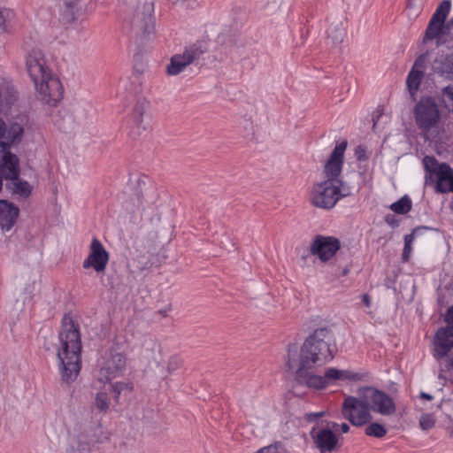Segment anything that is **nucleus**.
<instances>
[{
	"instance_id": "1",
	"label": "nucleus",
	"mask_w": 453,
	"mask_h": 453,
	"mask_svg": "<svg viewBox=\"0 0 453 453\" xmlns=\"http://www.w3.org/2000/svg\"><path fill=\"white\" fill-rule=\"evenodd\" d=\"M58 339L57 356L59 360L61 379L70 384L76 380L81 367L80 326L70 315L65 314L62 319Z\"/></svg>"
},
{
	"instance_id": "2",
	"label": "nucleus",
	"mask_w": 453,
	"mask_h": 453,
	"mask_svg": "<svg viewBox=\"0 0 453 453\" xmlns=\"http://www.w3.org/2000/svg\"><path fill=\"white\" fill-rule=\"evenodd\" d=\"M26 65L41 99L45 104L55 105L63 97L64 89L59 79L46 65L42 51L32 50L27 57Z\"/></svg>"
},
{
	"instance_id": "3",
	"label": "nucleus",
	"mask_w": 453,
	"mask_h": 453,
	"mask_svg": "<svg viewBox=\"0 0 453 453\" xmlns=\"http://www.w3.org/2000/svg\"><path fill=\"white\" fill-rule=\"evenodd\" d=\"M335 349L333 331L327 326L319 327L303 342L298 362L303 366L323 364L334 358Z\"/></svg>"
},
{
	"instance_id": "4",
	"label": "nucleus",
	"mask_w": 453,
	"mask_h": 453,
	"mask_svg": "<svg viewBox=\"0 0 453 453\" xmlns=\"http://www.w3.org/2000/svg\"><path fill=\"white\" fill-rule=\"evenodd\" d=\"M313 367L314 366H303V363L298 362V368L296 372V380L309 388L322 389L335 380L357 381L361 380L363 378L360 373L353 372L349 370H339L333 367L326 369L324 376H319L309 372V370Z\"/></svg>"
},
{
	"instance_id": "5",
	"label": "nucleus",
	"mask_w": 453,
	"mask_h": 453,
	"mask_svg": "<svg viewBox=\"0 0 453 453\" xmlns=\"http://www.w3.org/2000/svg\"><path fill=\"white\" fill-rule=\"evenodd\" d=\"M352 195V187L323 180L315 183L310 192V202L317 208L330 210L343 197Z\"/></svg>"
},
{
	"instance_id": "6",
	"label": "nucleus",
	"mask_w": 453,
	"mask_h": 453,
	"mask_svg": "<svg viewBox=\"0 0 453 453\" xmlns=\"http://www.w3.org/2000/svg\"><path fill=\"white\" fill-rule=\"evenodd\" d=\"M414 117L418 127L428 132L434 127L440 120L441 114L438 105L432 96H423L414 108Z\"/></svg>"
},
{
	"instance_id": "7",
	"label": "nucleus",
	"mask_w": 453,
	"mask_h": 453,
	"mask_svg": "<svg viewBox=\"0 0 453 453\" xmlns=\"http://www.w3.org/2000/svg\"><path fill=\"white\" fill-rule=\"evenodd\" d=\"M342 415L355 426H362L372 419L361 392H359L358 397L350 395L345 397L342 407Z\"/></svg>"
},
{
	"instance_id": "8",
	"label": "nucleus",
	"mask_w": 453,
	"mask_h": 453,
	"mask_svg": "<svg viewBox=\"0 0 453 453\" xmlns=\"http://www.w3.org/2000/svg\"><path fill=\"white\" fill-rule=\"evenodd\" d=\"M360 392L370 412L373 411L382 416H391L395 412L396 406L394 400L384 391L372 387H365L360 389Z\"/></svg>"
},
{
	"instance_id": "9",
	"label": "nucleus",
	"mask_w": 453,
	"mask_h": 453,
	"mask_svg": "<svg viewBox=\"0 0 453 453\" xmlns=\"http://www.w3.org/2000/svg\"><path fill=\"white\" fill-rule=\"evenodd\" d=\"M204 50L201 44L194 43L180 54H174L170 58V63L166 65L165 72L169 76H176L182 73L187 66L198 60Z\"/></svg>"
},
{
	"instance_id": "10",
	"label": "nucleus",
	"mask_w": 453,
	"mask_h": 453,
	"mask_svg": "<svg viewBox=\"0 0 453 453\" xmlns=\"http://www.w3.org/2000/svg\"><path fill=\"white\" fill-rule=\"evenodd\" d=\"M127 366V357L119 352L116 348L109 349L103 357L101 364L100 374L106 381L123 373Z\"/></svg>"
},
{
	"instance_id": "11",
	"label": "nucleus",
	"mask_w": 453,
	"mask_h": 453,
	"mask_svg": "<svg viewBox=\"0 0 453 453\" xmlns=\"http://www.w3.org/2000/svg\"><path fill=\"white\" fill-rule=\"evenodd\" d=\"M347 141L344 140L336 144L332 151L329 158L326 160L323 169V174L326 177L325 180L334 182L338 184H347L340 176L342 171L344 152L347 148Z\"/></svg>"
},
{
	"instance_id": "12",
	"label": "nucleus",
	"mask_w": 453,
	"mask_h": 453,
	"mask_svg": "<svg viewBox=\"0 0 453 453\" xmlns=\"http://www.w3.org/2000/svg\"><path fill=\"white\" fill-rule=\"evenodd\" d=\"M340 249L341 242L338 238L322 234L315 235L310 245L311 254L317 256L323 263L334 257Z\"/></svg>"
},
{
	"instance_id": "13",
	"label": "nucleus",
	"mask_w": 453,
	"mask_h": 453,
	"mask_svg": "<svg viewBox=\"0 0 453 453\" xmlns=\"http://www.w3.org/2000/svg\"><path fill=\"white\" fill-rule=\"evenodd\" d=\"M18 143L9 142V140L0 141V170L6 180L19 177V159L10 150L12 145Z\"/></svg>"
},
{
	"instance_id": "14",
	"label": "nucleus",
	"mask_w": 453,
	"mask_h": 453,
	"mask_svg": "<svg viewBox=\"0 0 453 453\" xmlns=\"http://www.w3.org/2000/svg\"><path fill=\"white\" fill-rule=\"evenodd\" d=\"M109 262V253L97 238H93L88 256L82 263L84 269L93 268L98 274L104 273Z\"/></svg>"
},
{
	"instance_id": "15",
	"label": "nucleus",
	"mask_w": 453,
	"mask_h": 453,
	"mask_svg": "<svg viewBox=\"0 0 453 453\" xmlns=\"http://www.w3.org/2000/svg\"><path fill=\"white\" fill-rule=\"evenodd\" d=\"M310 435L319 453H332L339 448L338 437L329 427H313Z\"/></svg>"
},
{
	"instance_id": "16",
	"label": "nucleus",
	"mask_w": 453,
	"mask_h": 453,
	"mask_svg": "<svg viewBox=\"0 0 453 453\" xmlns=\"http://www.w3.org/2000/svg\"><path fill=\"white\" fill-rule=\"evenodd\" d=\"M434 357L438 359L448 356L453 348V327H441L435 333L434 338Z\"/></svg>"
},
{
	"instance_id": "17",
	"label": "nucleus",
	"mask_w": 453,
	"mask_h": 453,
	"mask_svg": "<svg viewBox=\"0 0 453 453\" xmlns=\"http://www.w3.org/2000/svg\"><path fill=\"white\" fill-rule=\"evenodd\" d=\"M130 28L135 36L150 35L154 31L152 15L144 11H136L130 20Z\"/></svg>"
},
{
	"instance_id": "18",
	"label": "nucleus",
	"mask_w": 453,
	"mask_h": 453,
	"mask_svg": "<svg viewBox=\"0 0 453 453\" xmlns=\"http://www.w3.org/2000/svg\"><path fill=\"white\" fill-rule=\"evenodd\" d=\"M150 103L144 98L138 99L131 113V119L137 134L145 131L150 127V116L147 114Z\"/></svg>"
},
{
	"instance_id": "19",
	"label": "nucleus",
	"mask_w": 453,
	"mask_h": 453,
	"mask_svg": "<svg viewBox=\"0 0 453 453\" xmlns=\"http://www.w3.org/2000/svg\"><path fill=\"white\" fill-rule=\"evenodd\" d=\"M19 215V209L13 203L0 199V227L10 231L15 225Z\"/></svg>"
},
{
	"instance_id": "20",
	"label": "nucleus",
	"mask_w": 453,
	"mask_h": 453,
	"mask_svg": "<svg viewBox=\"0 0 453 453\" xmlns=\"http://www.w3.org/2000/svg\"><path fill=\"white\" fill-rule=\"evenodd\" d=\"M435 191L437 193H453V170L446 163L437 169Z\"/></svg>"
},
{
	"instance_id": "21",
	"label": "nucleus",
	"mask_w": 453,
	"mask_h": 453,
	"mask_svg": "<svg viewBox=\"0 0 453 453\" xmlns=\"http://www.w3.org/2000/svg\"><path fill=\"white\" fill-rule=\"evenodd\" d=\"M24 129L18 123L6 125L4 120L0 118V141L9 140V142H20Z\"/></svg>"
},
{
	"instance_id": "22",
	"label": "nucleus",
	"mask_w": 453,
	"mask_h": 453,
	"mask_svg": "<svg viewBox=\"0 0 453 453\" xmlns=\"http://www.w3.org/2000/svg\"><path fill=\"white\" fill-rule=\"evenodd\" d=\"M423 56L418 57L411 72L409 73L407 79H406V85L408 88V90L411 96H414L417 91L419 88L420 83L422 81V79L424 77V72L422 70H417L416 67L420 65V62H423Z\"/></svg>"
},
{
	"instance_id": "23",
	"label": "nucleus",
	"mask_w": 453,
	"mask_h": 453,
	"mask_svg": "<svg viewBox=\"0 0 453 453\" xmlns=\"http://www.w3.org/2000/svg\"><path fill=\"white\" fill-rule=\"evenodd\" d=\"M160 345L155 337H146L142 342V356L148 360V363L152 361L159 364L157 358V352H159Z\"/></svg>"
},
{
	"instance_id": "24",
	"label": "nucleus",
	"mask_w": 453,
	"mask_h": 453,
	"mask_svg": "<svg viewBox=\"0 0 453 453\" xmlns=\"http://www.w3.org/2000/svg\"><path fill=\"white\" fill-rule=\"evenodd\" d=\"M327 40L336 46L342 42L345 36V27L342 20H334L328 27L327 30Z\"/></svg>"
},
{
	"instance_id": "25",
	"label": "nucleus",
	"mask_w": 453,
	"mask_h": 453,
	"mask_svg": "<svg viewBox=\"0 0 453 453\" xmlns=\"http://www.w3.org/2000/svg\"><path fill=\"white\" fill-rule=\"evenodd\" d=\"M444 24L436 23L429 20L427 27L425 32V35L423 37V42L426 43L429 41L436 39V44L439 46L441 44L440 39L441 35H444Z\"/></svg>"
},
{
	"instance_id": "26",
	"label": "nucleus",
	"mask_w": 453,
	"mask_h": 453,
	"mask_svg": "<svg viewBox=\"0 0 453 453\" xmlns=\"http://www.w3.org/2000/svg\"><path fill=\"white\" fill-rule=\"evenodd\" d=\"M431 227L426 226H419L415 227L412 232L409 234H406L404 236V247L402 253V261L403 263H407L410 259V256L412 250V242L415 238V235L418 234L421 230H430Z\"/></svg>"
},
{
	"instance_id": "27",
	"label": "nucleus",
	"mask_w": 453,
	"mask_h": 453,
	"mask_svg": "<svg viewBox=\"0 0 453 453\" xmlns=\"http://www.w3.org/2000/svg\"><path fill=\"white\" fill-rule=\"evenodd\" d=\"M451 2L450 0H443L437 6L434 13L432 15L431 21L444 24L445 20L450 12Z\"/></svg>"
},
{
	"instance_id": "28",
	"label": "nucleus",
	"mask_w": 453,
	"mask_h": 453,
	"mask_svg": "<svg viewBox=\"0 0 453 453\" xmlns=\"http://www.w3.org/2000/svg\"><path fill=\"white\" fill-rule=\"evenodd\" d=\"M423 164L426 174V184L433 182V175H437V169L441 167V164L438 163L434 157L426 156L423 159Z\"/></svg>"
},
{
	"instance_id": "29",
	"label": "nucleus",
	"mask_w": 453,
	"mask_h": 453,
	"mask_svg": "<svg viewBox=\"0 0 453 453\" xmlns=\"http://www.w3.org/2000/svg\"><path fill=\"white\" fill-rule=\"evenodd\" d=\"M12 180V186H7V188H11L13 194H17L24 198H27L31 195V187L27 181L21 180L19 177Z\"/></svg>"
},
{
	"instance_id": "30",
	"label": "nucleus",
	"mask_w": 453,
	"mask_h": 453,
	"mask_svg": "<svg viewBox=\"0 0 453 453\" xmlns=\"http://www.w3.org/2000/svg\"><path fill=\"white\" fill-rule=\"evenodd\" d=\"M78 10V0H65V10L63 12V19L66 23L74 21Z\"/></svg>"
},
{
	"instance_id": "31",
	"label": "nucleus",
	"mask_w": 453,
	"mask_h": 453,
	"mask_svg": "<svg viewBox=\"0 0 453 453\" xmlns=\"http://www.w3.org/2000/svg\"><path fill=\"white\" fill-rule=\"evenodd\" d=\"M411 200L408 196H403L398 201L390 205V209L397 214H406L411 210Z\"/></svg>"
},
{
	"instance_id": "32",
	"label": "nucleus",
	"mask_w": 453,
	"mask_h": 453,
	"mask_svg": "<svg viewBox=\"0 0 453 453\" xmlns=\"http://www.w3.org/2000/svg\"><path fill=\"white\" fill-rule=\"evenodd\" d=\"M91 441L86 440L83 434L77 437L76 446H72L67 449V453H91Z\"/></svg>"
},
{
	"instance_id": "33",
	"label": "nucleus",
	"mask_w": 453,
	"mask_h": 453,
	"mask_svg": "<svg viewBox=\"0 0 453 453\" xmlns=\"http://www.w3.org/2000/svg\"><path fill=\"white\" fill-rule=\"evenodd\" d=\"M114 400L119 403V396L122 393L131 392L134 388L133 383L130 381H118L111 384Z\"/></svg>"
},
{
	"instance_id": "34",
	"label": "nucleus",
	"mask_w": 453,
	"mask_h": 453,
	"mask_svg": "<svg viewBox=\"0 0 453 453\" xmlns=\"http://www.w3.org/2000/svg\"><path fill=\"white\" fill-rule=\"evenodd\" d=\"M365 434L367 436L382 438L387 434V429L380 423L372 422L365 427Z\"/></svg>"
},
{
	"instance_id": "35",
	"label": "nucleus",
	"mask_w": 453,
	"mask_h": 453,
	"mask_svg": "<svg viewBox=\"0 0 453 453\" xmlns=\"http://www.w3.org/2000/svg\"><path fill=\"white\" fill-rule=\"evenodd\" d=\"M95 407L101 412H107L110 406V399L107 393L98 392L95 397Z\"/></svg>"
},
{
	"instance_id": "36",
	"label": "nucleus",
	"mask_w": 453,
	"mask_h": 453,
	"mask_svg": "<svg viewBox=\"0 0 453 453\" xmlns=\"http://www.w3.org/2000/svg\"><path fill=\"white\" fill-rule=\"evenodd\" d=\"M297 353H298V347L296 344H289L288 348V360L286 363V366L288 370L294 369L297 365Z\"/></svg>"
},
{
	"instance_id": "37",
	"label": "nucleus",
	"mask_w": 453,
	"mask_h": 453,
	"mask_svg": "<svg viewBox=\"0 0 453 453\" xmlns=\"http://www.w3.org/2000/svg\"><path fill=\"white\" fill-rule=\"evenodd\" d=\"M438 72L441 74L453 75V55L446 56L437 67Z\"/></svg>"
},
{
	"instance_id": "38",
	"label": "nucleus",
	"mask_w": 453,
	"mask_h": 453,
	"mask_svg": "<svg viewBox=\"0 0 453 453\" xmlns=\"http://www.w3.org/2000/svg\"><path fill=\"white\" fill-rule=\"evenodd\" d=\"M442 102L444 106L450 111H453V87L447 86L442 89Z\"/></svg>"
},
{
	"instance_id": "39",
	"label": "nucleus",
	"mask_w": 453,
	"mask_h": 453,
	"mask_svg": "<svg viewBox=\"0 0 453 453\" xmlns=\"http://www.w3.org/2000/svg\"><path fill=\"white\" fill-rule=\"evenodd\" d=\"M12 17V12L10 9L0 10V28L5 30L6 22Z\"/></svg>"
},
{
	"instance_id": "40",
	"label": "nucleus",
	"mask_w": 453,
	"mask_h": 453,
	"mask_svg": "<svg viewBox=\"0 0 453 453\" xmlns=\"http://www.w3.org/2000/svg\"><path fill=\"white\" fill-rule=\"evenodd\" d=\"M180 365L181 360L178 357L173 356L167 362V372L169 373H173L174 371L178 370Z\"/></svg>"
},
{
	"instance_id": "41",
	"label": "nucleus",
	"mask_w": 453,
	"mask_h": 453,
	"mask_svg": "<svg viewBox=\"0 0 453 453\" xmlns=\"http://www.w3.org/2000/svg\"><path fill=\"white\" fill-rule=\"evenodd\" d=\"M419 425L422 429L428 430L434 426V419L431 415H423L420 418Z\"/></svg>"
},
{
	"instance_id": "42",
	"label": "nucleus",
	"mask_w": 453,
	"mask_h": 453,
	"mask_svg": "<svg viewBox=\"0 0 453 453\" xmlns=\"http://www.w3.org/2000/svg\"><path fill=\"white\" fill-rule=\"evenodd\" d=\"M355 156L358 161H365L367 160L368 157L366 155V149L365 147L362 145H358L355 149Z\"/></svg>"
},
{
	"instance_id": "43",
	"label": "nucleus",
	"mask_w": 453,
	"mask_h": 453,
	"mask_svg": "<svg viewBox=\"0 0 453 453\" xmlns=\"http://www.w3.org/2000/svg\"><path fill=\"white\" fill-rule=\"evenodd\" d=\"M444 321L447 323L446 326L453 327V305L448 308Z\"/></svg>"
},
{
	"instance_id": "44",
	"label": "nucleus",
	"mask_w": 453,
	"mask_h": 453,
	"mask_svg": "<svg viewBox=\"0 0 453 453\" xmlns=\"http://www.w3.org/2000/svg\"><path fill=\"white\" fill-rule=\"evenodd\" d=\"M324 414H325L324 411L310 413L307 415V419H308V421H313V420L318 419L320 417H323Z\"/></svg>"
},
{
	"instance_id": "45",
	"label": "nucleus",
	"mask_w": 453,
	"mask_h": 453,
	"mask_svg": "<svg viewBox=\"0 0 453 453\" xmlns=\"http://www.w3.org/2000/svg\"><path fill=\"white\" fill-rule=\"evenodd\" d=\"M380 116H381V112H380L379 111H377L376 112H374L372 114V122H373L372 128L373 129L376 127L377 122Z\"/></svg>"
},
{
	"instance_id": "46",
	"label": "nucleus",
	"mask_w": 453,
	"mask_h": 453,
	"mask_svg": "<svg viewBox=\"0 0 453 453\" xmlns=\"http://www.w3.org/2000/svg\"><path fill=\"white\" fill-rule=\"evenodd\" d=\"M386 221L388 224H389L391 226H397V221L394 219V217L393 216H389L388 215L386 217Z\"/></svg>"
},
{
	"instance_id": "47",
	"label": "nucleus",
	"mask_w": 453,
	"mask_h": 453,
	"mask_svg": "<svg viewBox=\"0 0 453 453\" xmlns=\"http://www.w3.org/2000/svg\"><path fill=\"white\" fill-rule=\"evenodd\" d=\"M362 301H363V303H365V305L366 307H370V305H371V300H370V296H369L367 294H364V295L362 296Z\"/></svg>"
},
{
	"instance_id": "48",
	"label": "nucleus",
	"mask_w": 453,
	"mask_h": 453,
	"mask_svg": "<svg viewBox=\"0 0 453 453\" xmlns=\"http://www.w3.org/2000/svg\"><path fill=\"white\" fill-rule=\"evenodd\" d=\"M171 311V307L168 306L167 308H165L163 310H159L157 313H159L162 317H166L168 315V312Z\"/></svg>"
},
{
	"instance_id": "49",
	"label": "nucleus",
	"mask_w": 453,
	"mask_h": 453,
	"mask_svg": "<svg viewBox=\"0 0 453 453\" xmlns=\"http://www.w3.org/2000/svg\"><path fill=\"white\" fill-rule=\"evenodd\" d=\"M341 431L343 433V434H346L349 431V426L347 424V423H342L341 426Z\"/></svg>"
},
{
	"instance_id": "50",
	"label": "nucleus",
	"mask_w": 453,
	"mask_h": 453,
	"mask_svg": "<svg viewBox=\"0 0 453 453\" xmlns=\"http://www.w3.org/2000/svg\"><path fill=\"white\" fill-rule=\"evenodd\" d=\"M420 397L423 398V399H426V400H432L433 399V395L427 394V393H424L422 392L420 394Z\"/></svg>"
},
{
	"instance_id": "51",
	"label": "nucleus",
	"mask_w": 453,
	"mask_h": 453,
	"mask_svg": "<svg viewBox=\"0 0 453 453\" xmlns=\"http://www.w3.org/2000/svg\"><path fill=\"white\" fill-rule=\"evenodd\" d=\"M142 204V195L137 194V206H141Z\"/></svg>"
},
{
	"instance_id": "52",
	"label": "nucleus",
	"mask_w": 453,
	"mask_h": 453,
	"mask_svg": "<svg viewBox=\"0 0 453 453\" xmlns=\"http://www.w3.org/2000/svg\"><path fill=\"white\" fill-rule=\"evenodd\" d=\"M407 7L410 8V9H414L416 7L414 1L413 0H409Z\"/></svg>"
},
{
	"instance_id": "53",
	"label": "nucleus",
	"mask_w": 453,
	"mask_h": 453,
	"mask_svg": "<svg viewBox=\"0 0 453 453\" xmlns=\"http://www.w3.org/2000/svg\"><path fill=\"white\" fill-rule=\"evenodd\" d=\"M447 432L449 433V437H453V425L447 427Z\"/></svg>"
},
{
	"instance_id": "54",
	"label": "nucleus",
	"mask_w": 453,
	"mask_h": 453,
	"mask_svg": "<svg viewBox=\"0 0 453 453\" xmlns=\"http://www.w3.org/2000/svg\"><path fill=\"white\" fill-rule=\"evenodd\" d=\"M338 426H339V425L337 423H334V422L332 423V427L333 428H336Z\"/></svg>"
},
{
	"instance_id": "55",
	"label": "nucleus",
	"mask_w": 453,
	"mask_h": 453,
	"mask_svg": "<svg viewBox=\"0 0 453 453\" xmlns=\"http://www.w3.org/2000/svg\"><path fill=\"white\" fill-rule=\"evenodd\" d=\"M58 126L59 129H63V130H64V132H66V130L64 128V127H62V125H61V124H58Z\"/></svg>"
},
{
	"instance_id": "56",
	"label": "nucleus",
	"mask_w": 453,
	"mask_h": 453,
	"mask_svg": "<svg viewBox=\"0 0 453 453\" xmlns=\"http://www.w3.org/2000/svg\"><path fill=\"white\" fill-rule=\"evenodd\" d=\"M2 187H3V180H2V178L0 177V191L2 190Z\"/></svg>"
},
{
	"instance_id": "57",
	"label": "nucleus",
	"mask_w": 453,
	"mask_h": 453,
	"mask_svg": "<svg viewBox=\"0 0 453 453\" xmlns=\"http://www.w3.org/2000/svg\"><path fill=\"white\" fill-rule=\"evenodd\" d=\"M449 24L453 27V17L451 18V19L449 20Z\"/></svg>"
},
{
	"instance_id": "58",
	"label": "nucleus",
	"mask_w": 453,
	"mask_h": 453,
	"mask_svg": "<svg viewBox=\"0 0 453 453\" xmlns=\"http://www.w3.org/2000/svg\"><path fill=\"white\" fill-rule=\"evenodd\" d=\"M423 231H424V230H421L420 232H418V234L416 236H418V235L421 234V233H422Z\"/></svg>"
}]
</instances>
